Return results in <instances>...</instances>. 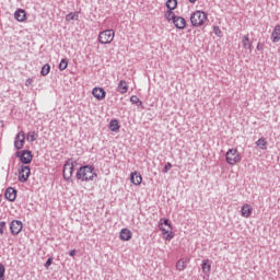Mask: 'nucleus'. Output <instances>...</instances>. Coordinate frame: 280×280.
Here are the masks:
<instances>
[{
	"instance_id": "f257e3e1",
	"label": "nucleus",
	"mask_w": 280,
	"mask_h": 280,
	"mask_svg": "<svg viewBox=\"0 0 280 280\" xmlns=\"http://www.w3.org/2000/svg\"><path fill=\"white\" fill-rule=\"evenodd\" d=\"M75 178L81 183H89L90 180H95V178H97V173H95V166L91 164L80 166L77 171Z\"/></svg>"
},
{
	"instance_id": "f03ea898",
	"label": "nucleus",
	"mask_w": 280,
	"mask_h": 280,
	"mask_svg": "<svg viewBox=\"0 0 280 280\" xmlns=\"http://www.w3.org/2000/svg\"><path fill=\"white\" fill-rule=\"evenodd\" d=\"M208 15L205 11H195L190 15V23L192 27H202L207 21Z\"/></svg>"
},
{
	"instance_id": "7ed1b4c3",
	"label": "nucleus",
	"mask_w": 280,
	"mask_h": 280,
	"mask_svg": "<svg viewBox=\"0 0 280 280\" xmlns=\"http://www.w3.org/2000/svg\"><path fill=\"white\" fill-rule=\"evenodd\" d=\"M75 163L78 162L73 161V159H69L63 165V178L67 180V183H73V178H71V176H73Z\"/></svg>"
},
{
	"instance_id": "20e7f679",
	"label": "nucleus",
	"mask_w": 280,
	"mask_h": 280,
	"mask_svg": "<svg viewBox=\"0 0 280 280\" xmlns=\"http://www.w3.org/2000/svg\"><path fill=\"white\" fill-rule=\"evenodd\" d=\"M225 161L229 165H237L242 161V155L237 149H229L225 154Z\"/></svg>"
},
{
	"instance_id": "39448f33",
	"label": "nucleus",
	"mask_w": 280,
	"mask_h": 280,
	"mask_svg": "<svg viewBox=\"0 0 280 280\" xmlns=\"http://www.w3.org/2000/svg\"><path fill=\"white\" fill-rule=\"evenodd\" d=\"M115 39V31L113 30H105L100 33L98 35V43L101 45H110L113 40Z\"/></svg>"
},
{
	"instance_id": "423d86ee",
	"label": "nucleus",
	"mask_w": 280,
	"mask_h": 280,
	"mask_svg": "<svg viewBox=\"0 0 280 280\" xmlns=\"http://www.w3.org/2000/svg\"><path fill=\"white\" fill-rule=\"evenodd\" d=\"M16 159H20V162L23 165H30L32 163V159H34V155L32 154V151L30 150H21L15 153Z\"/></svg>"
},
{
	"instance_id": "0eeeda50",
	"label": "nucleus",
	"mask_w": 280,
	"mask_h": 280,
	"mask_svg": "<svg viewBox=\"0 0 280 280\" xmlns=\"http://www.w3.org/2000/svg\"><path fill=\"white\" fill-rule=\"evenodd\" d=\"M31 174H32V170L30 168V166L22 165L21 168L19 170V176H18L19 182L27 183Z\"/></svg>"
},
{
	"instance_id": "6e6552de",
	"label": "nucleus",
	"mask_w": 280,
	"mask_h": 280,
	"mask_svg": "<svg viewBox=\"0 0 280 280\" xmlns=\"http://www.w3.org/2000/svg\"><path fill=\"white\" fill-rule=\"evenodd\" d=\"M23 231V222L19 220H13L10 223L11 235H19Z\"/></svg>"
},
{
	"instance_id": "1a4fd4ad",
	"label": "nucleus",
	"mask_w": 280,
	"mask_h": 280,
	"mask_svg": "<svg viewBox=\"0 0 280 280\" xmlns=\"http://www.w3.org/2000/svg\"><path fill=\"white\" fill-rule=\"evenodd\" d=\"M23 145H25V132L20 131L14 139V148L15 150H23Z\"/></svg>"
},
{
	"instance_id": "9d476101",
	"label": "nucleus",
	"mask_w": 280,
	"mask_h": 280,
	"mask_svg": "<svg viewBox=\"0 0 280 280\" xmlns=\"http://www.w3.org/2000/svg\"><path fill=\"white\" fill-rule=\"evenodd\" d=\"M92 95L95 100L102 102V100H106V90H104V88H94L92 90Z\"/></svg>"
},
{
	"instance_id": "9b49d317",
	"label": "nucleus",
	"mask_w": 280,
	"mask_h": 280,
	"mask_svg": "<svg viewBox=\"0 0 280 280\" xmlns=\"http://www.w3.org/2000/svg\"><path fill=\"white\" fill-rule=\"evenodd\" d=\"M173 24L176 30H184L185 27H187V20H185V18L183 16L177 15V18H175V20L173 21Z\"/></svg>"
},
{
	"instance_id": "f8f14e48",
	"label": "nucleus",
	"mask_w": 280,
	"mask_h": 280,
	"mask_svg": "<svg viewBox=\"0 0 280 280\" xmlns=\"http://www.w3.org/2000/svg\"><path fill=\"white\" fill-rule=\"evenodd\" d=\"M16 194L18 191L15 188L9 187L4 192V198H7L9 202H14V200H16Z\"/></svg>"
},
{
	"instance_id": "ddd939ff",
	"label": "nucleus",
	"mask_w": 280,
	"mask_h": 280,
	"mask_svg": "<svg viewBox=\"0 0 280 280\" xmlns=\"http://www.w3.org/2000/svg\"><path fill=\"white\" fill-rule=\"evenodd\" d=\"M119 238L122 242H130V240H132V232L128 229H122L120 231Z\"/></svg>"
},
{
	"instance_id": "4468645a",
	"label": "nucleus",
	"mask_w": 280,
	"mask_h": 280,
	"mask_svg": "<svg viewBox=\"0 0 280 280\" xmlns=\"http://www.w3.org/2000/svg\"><path fill=\"white\" fill-rule=\"evenodd\" d=\"M130 180L132 185H141V183L143 182V177L140 173L133 172L130 174Z\"/></svg>"
},
{
	"instance_id": "2eb2a0df",
	"label": "nucleus",
	"mask_w": 280,
	"mask_h": 280,
	"mask_svg": "<svg viewBox=\"0 0 280 280\" xmlns=\"http://www.w3.org/2000/svg\"><path fill=\"white\" fill-rule=\"evenodd\" d=\"M241 213L243 218H250V215H253V207H250L248 203H245L241 209Z\"/></svg>"
},
{
	"instance_id": "dca6fc26",
	"label": "nucleus",
	"mask_w": 280,
	"mask_h": 280,
	"mask_svg": "<svg viewBox=\"0 0 280 280\" xmlns=\"http://www.w3.org/2000/svg\"><path fill=\"white\" fill-rule=\"evenodd\" d=\"M242 45L244 49H248L249 51H253V42H250L248 34L243 36Z\"/></svg>"
},
{
	"instance_id": "f3484780",
	"label": "nucleus",
	"mask_w": 280,
	"mask_h": 280,
	"mask_svg": "<svg viewBox=\"0 0 280 280\" xmlns=\"http://www.w3.org/2000/svg\"><path fill=\"white\" fill-rule=\"evenodd\" d=\"M159 229L163 233V235H166L165 240L167 242H171V240H174V232H172V230H167L163 225H159Z\"/></svg>"
},
{
	"instance_id": "a211bd4d",
	"label": "nucleus",
	"mask_w": 280,
	"mask_h": 280,
	"mask_svg": "<svg viewBox=\"0 0 280 280\" xmlns=\"http://www.w3.org/2000/svg\"><path fill=\"white\" fill-rule=\"evenodd\" d=\"M25 16H26V13H25V10H23V9H18L14 12V19H15V21H19L20 23H23V21H25Z\"/></svg>"
},
{
	"instance_id": "6ab92c4d",
	"label": "nucleus",
	"mask_w": 280,
	"mask_h": 280,
	"mask_svg": "<svg viewBox=\"0 0 280 280\" xmlns=\"http://www.w3.org/2000/svg\"><path fill=\"white\" fill-rule=\"evenodd\" d=\"M271 40L272 43H279L280 40V25H276L272 33H271Z\"/></svg>"
},
{
	"instance_id": "aec40b11",
	"label": "nucleus",
	"mask_w": 280,
	"mask_h": 280,
	"mask_svg": "<svg viewBox=\"0 0 280 280\" xmlns=\"http://www.w3.org/2000/svg\"><path fill=\"white\" fill-rule=\"evenodd\" d=\"M109 130L112 132H118L119 128H121V125H119V120L117 119H112L109 121V126H108Z\"/></svg>"
},
{
	"instance_id": "412c9836",
	"label": "nucleus",
	"mask_w": 280,
	"mask_h": 280,
	"mask_svg": "<svg viewBox=\"0 0 280 280\" xmlns=\"http://www.w3.org/2000/svg\"><path fill=\"white\" fill-rule=\"evenodd\" d=\"M118 91L121 95L128 93V84L126 83V80H120L119 81Z\"/></svg>"
},
{
	"instance_id": "4be33fe9",
	"label": "nucleus",
	"mask_w": 280,
	"mask_h": 280,
	"mask_svg": "<svg viewBox=\"0 0 280 280\" xmlns=\"http://www.w3.org/2000/svg\"><path fill=\"white\" fill-rule=\"evenodd\" d=\"M256 145L260 150H268V141H266V138H260L256 141Z\"/></svg>"
},
{
	"instance_id": "5701e85b",
	"label": "nucleus",
	"mask_w": 280,
	"mask_h": 280,
	"mask_svg": "<svg viewBox=\"0 0 280 280\" xmlns=\"http://www.w3.org/2000/svg\"><path fill=\"white\" fill-rule=\"evenodd\" d=\"M201 270L205 275H209V272H211V264H209V259L202 261Z\"/></svg>"
},
{
	"instance_id": "b1692460",
	"label": "nucleus",
	"mask_w": 280,
	"mask_h": 280,
	"mask_svg": "<svg viewBox=\"0 0 280 280\" xmlns=\"http://www.w3.org/2000/svg\"><path fill=\"white\" fill-rule=\"evenodd\" d=\"M165 5L167 10L174 11L178 8V0H167Z\"/></svg>"
},
{
	"instance_id": "393cba45",
	"label": "nucleus",
	"mask_w": 280,
	"mask_h": 280,
	"mask_svg": "<svg viewBox=\"0 0 280 280\" xmlns=\"http://www.w3.org/2000/svg\"><path fill=\"white\" fill-rule=\"evenodd\" d=\"M80 19V13L78 12H70L66 15V21L70 23V21H78Z\"/></svg>"
},
{
	"instance_id": "a878e982",
	"label": "nucleus",
	"mask_w": 280,
	"mask_h": 280,
	"mask_svg": "<svg viewBox=\"0 0 280 280\" xmlns=\"http://www.w3.org/2000/svg\"><path fill=\"white\" fill-rule=\"evenodd\" d=\"M178 15L174 14V11L167 9V11L164 13V19H166V21H173L177 18Z\"/></svg>"
},
{
	"instance_id": "bb28decb",
	"label": "nucleus",
	"mask_w": 280,
	"mask_h": 280,
	"mask_svg": "<svg viewBox=\"0 0 280 280\" xmlns=\"http://www.w3.org/2000/svg\"><path fill=\"white\" fill-rule=\"evenodd\" d=\"M49 71H51V66H49V63H46L42 67L40 75L45 78V75H49Z\"/></svg>"
},
{
	"instance_id": "cd10ccee",
	"label": "nucleus",
	"mask_w": 280,
	"mask_h": 280,
	"mask_svg": "<svg viewBox=\"0 0 280 280\" xmlns=\"http://www.w3.org/2000/svg\"><path fill=\"white\" fill-rule=\"evenodd\" d=\"M159 226H168L170 231H172V223L170 222V219H160Z\"/></svg>"
},
{
	"instance_id": "c85d7f7f",
	"label": "nucleus",
	"mask_w": 280,
	"mask_h": 280,
	"mask_svg": "<svg viewBox=\"0 0 280 280\" xmlns=\"http://www.w3.org/2000/svg\"><path fill=\"white\" fill-rule=\"evenodd\" d=\"M67 67H69V60L61 59V61L59 62V66H58L59 71H65V69H67Z\"/></svg>"
},
{
	"instance_id": "c756f323",
	"label": "nucleus",
	"mask_w": 280,
	"mask_h": 280,
	"mask_svg": "<svg viewBox=\"0 0 280 280\" xmlns=\"http://www.w3.org/2000/svg\"><path fill=\"white\" fill-rule=\"evenodd\" d=\"M187 268V265L185 264V260L180 259L176 262V269L179 270V272H183Z\"/></svg>"
},
{
	"instance_id": "7c9ffc66",
	"label": "nucleus",
	"mask_w": 280,
	"mask_h": 280,
	"mask_svg": "<svg viewBox=\"0 0 280 280\" xmlns=\"http://www.w3.org/2000/svg\"><path fill=\"white\" fill-rule=\"evenodd\" d=\"M130 102H131V104H136V106H141L143 104V102H141V100L138 98L137 95H132L130 97Z\"/></svg>"
},
{
	"instance_id": "2f4dec72",
	"label": "nucleus",
	"mask_w": 280,
	"mask_h": 280,
	"mask_svg": "<svg viewBox=\"0 0 280 280\" xmlns=\"http://www.w3.org/2000/svg\"><path fill=\"white\" fill-rule=\"evenodd\" d=\"M26 139H27V141L34 142L36 140V132L28 131Z\"/></svg>"
},
{
	"instance_id": "473e14b6",
	"label": "nucleus",
	"mask_w": 280,
	"mask_h": 280,
	"mask_svg": "<svg viewBox=\"0 0 280 280\" xmlns=\"http://www.w3.org/2000/svg\"><path fill=\"white\" fill-rule=\"evenodd\" d=\"M0 280H5V266L0 264Z\"/></svg>"
},
{
	"instance_id": "72a5a7b5",
	"label": "nucleus",
	"mask_w": 280,
	"mask_h": 280,
	"mask_svg": "<svg viewBox=\"0 0 280 280\" xmlns=\"http://www.w3.org/2000/svg\"><path fill=\"white\" fill-rule=\"evenodd\" d=\"M213 34L219 38H222V30H220V26H213Z\"/></svg>"
},
{
	"instance_id": "f704fd0d",
	"label": "nucleus",
	"mask_w": 280,
	"mask_h": 280,
	"mask_svg": "<svg viewBox=\"0 0 280 280\" xmlns=\"http://www.w3.org/2000/svg\"><path fill=\"white\" fill-rule=\"evenodd\" d=\"M171 168H172V164H171L170 162H167V163L164 165V167H163V170H162V173H163V174H167V172H170Z\"/></svg>"
},
{
	"instance_id": "c9c22d12",
	"label": "nucleus",
	"mask_w": 280,
	"mask_h": 280,
	"mask_svg": "<svg viewBox=\"0 0 280 280\" xmlns=\"http://www.w3.org/2000/svg\"><path fill=\"white\" fill-rule=\"evenodd\" d=\"M51 264H54V257H49L46 262L44 264V266L46 268H49V266H51Z\"/></svg>"
},
{
	"instance_id": "e433bc0d",
	"label": "nucleus",
	"mask_w": 280,
	"mask_h": 280,
	"mask_svg": "<svg viewBox=\"0 0 280 280\" xmlns=\"http://www.w3.org/2000/svg\"><path fill=\"white\" fill-rule=\"evenodd\" d=\"M5 221L0 222V235H3V229H5Z\"/></svg>"
},
{
	"instance_id": "4c0bfd02",
	"label": "nucleus",
	"mask_w": 280,
	"mask_h": 280,
	"mask_svg": "<svg viewBox=\"0 0 280 280\" xmlns=\"http://www.w3.org/2000/svg\"><path fill=\"white\" fill-rule=\"evenodd\" d=\"M256 49H257V51H262L264 45L261 43H258Z\"/></svg>"
},
{
	"instance_id": "58836bf2",
	"label": "nucleus",
	"mask_w": 280,
	"mask_h": 280,
	"mask_svg": "<svg viewBox=\"0 0 280 280\" xmlns=\"http://www.w3.org/2000/svg\"><path fill=\"white\" fill-rule=\"evenodd\" d=\"M75 249H72V250H70V253H69V255H70V257H75Z\"/></svg>"
},
{
	"instance_id": "ea45409f",
	"label": "nucleus",
	"mask_w": 280,
	"mask_h": 280,
	"mask_svg": "<svg viewBox=\"0 0 280 280\" xmlns=\"http://www.w3.org/2000/svg\"><path fill=\"white\" fill-rule=\"evenodd\" d=\"M33 80L32 79H27L26 80V86H30V84H32Z\"/></svg>"
},
{
	"instance_id": "a19ab883",
	"label": "nucleus",
	"mask_w": 280,
	"mask_h": 280,
	"mask_svg": "<svg viewBox=\"0 0 280 280\" xmlns=\"http://www.w3.org/2000/svg\"><path fill=\"white\" fill-rule=\"evenodd\" d=\"M189 3H196L197 0H188Z\"/></svg>"
}]
</instances>
